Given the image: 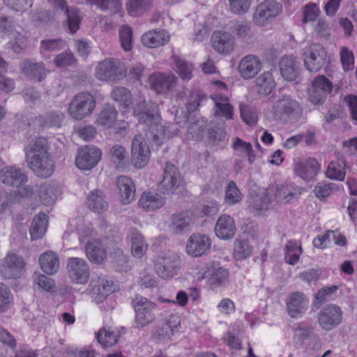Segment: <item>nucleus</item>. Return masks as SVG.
Instances as JSON below:
<instances>
[{"instance_id": "obj_54", "label": "nucleus", "mask_w": 357, "mask_h": 357, "mask_svg": "<svg viewBox=\"0 0 357 357\" xmlns=\"http://www.w3.org/2000/svg\"><path fill=\"white\" fill-rule=\"evenodd\" d=\"M119 38L122 48L128 52L132 48V29L128 26L124 25L120 28Z\"/></svg>"}, {"instance_id": "obj_32", "label": "nucleus", "mask_w": 357, "mask_h": 357, "mask_svg": "<svg viewBox=\"0 0 357 357\" xmlns=\"http://www.w3.org/2000/svg\"><path fill=\"white\" fill-rule=\"evenodd\" d=\"M253 246L248 239H236L234 243L232 257L236 261H243L251 257Z\"/></svg>"}, {"instance_id": "obj_44", "label": "nucleus", "mask_w": 357, "mask_h": 357, "mask_svg": "<svg viewBox=\"0 0 357 357\" xmlns=\"http://www.w3.org/2000/svg\"><path fill=\"white\" fill-rule=\"evenodd\" d=\"M120 337V333L117 330L111 328L100 329L96 334V338L99 343L104 347H111L116 344Z\"/></svg>"}, {"instance_id": "obj_37", "label": "nucleus", "mask_w": 357, "mask_h": 357, "mask_svg": "<svg viewBox=\"0 0 357 357\" xmlns=\"http://www.w3.org/2000/svg\"><path fill=\"white\" fill-rule=\"evenodd\" d=\"M257 92L260 95H269L274 87L275 82L271 72L266 71L259 75L255 79Z\"/></svg>"}, {"instance_id": "obj_6", "label": "nucleus", "mask_w": 357, "mask_h": 357, "mask_svg": "<svg viewBox=\"0 0 357 357\" xmlns=\"http://www.w3.org/2000/svg\"><path fill=\"white\" fill-rule=\"evenodd\" d=\"M183 189V182L177 167L171 162H166L163 179L159 183L158 190L163 194L179 193Z\"/></svg>"}, {"instance_id": "obj_36", "label": "nucleus", "mask_w": 357, "mask_h": 357, "mask_svg": "<svg viewBox=\"0 0 357 357\" xmlns=\"http://www.w3.org/2000/svg\"><path fill=\"white\" fill-rule=\"evenodd\" d=\"M41 269L49 275L56 273L59 268V261L57 255L52 251L45 252L39 259Z\"/></svg>"}, {"instance_id": "obj_25", "label": "nucleus", "mask_w": 357, "mask_h": 357, "mask_svg": "<svg viewBox=\"0 0 357 357\" xmlns=\"http://www.w3.org/2000/svg\"><path fill=\"white\" fill-rule=\"evenodd\" d=\"M170 36L164 29H154L147 31L142 36V44L149 48H155L165 45L169 40Z\"/></svg>"}, {"instance_id": "obj_14", "label": "nucleus", "mask_w": 357, "mask_h": 357, "mask_svg": "<svg viewBox=\"0 0 357 357\" xmlns=\"http://www.w3.org/2000/svg\"><path fill=\"white\" fill-rule=\"evenodd\" d=\"M24 262L15 254H8L0 266V274L5 279L19 278L24 271Z\"/></svg>"}, {"instance_id": "obj_30", "label": "nucleus", "mask_w": 357, "mask_h": 357, "mask_svg": "<svg viewBox=\"0 0 357 357\" xmlns=\"http://www.w3.org/2000/svg\"><path fill=\"white\" fill-rule=\"evenodd\" d=\"M281 75L288 81H294L298 76V69L294 56H283L279 63Z\"/></svg>"}, {"instance_id": "obj_35", "label": "nucleus", "mask_w": 357, "mask_h": 357, "mask_svg": "<svg viewBox=\"0 0 357 357\" xmlns=\"http://www.w3.org/2000/svg\"><path fill=\"white\" fill-rule=\"evenodd\" d=\"M89 208L95 212L100 213L107 210L108 204L104 192L100 190H92L87 197Z\"/></svg>"}, {"instance_id": "obj_50", "label": "nucleus", "mask_w": 357, "mask_h": 357, "mask_svg": "<svg viewBox=\"0 0 357 357\" xmlns=\"http://www.w3.org/2000/svg\"><path fill=\"white\" fill-rule=\"evenodd\" d=\"M93 5L102 10H107L110 13H117L121 11L122 8L120 0H86Z\"/></svg>"}, {"instance_id": "obj_16", "label": "nucleus", "mask_w": 357, "mask_h": 357, "mask_svg": "<svg viewBox=\"0 0 357 357\" xmlns=\"http://www.w3.org/2000/svg\"><path fill=\"white\" fill-rule=\"evenodd\" d=\"M56 10H60L66 15L68 26L71 33H75L79 29L80 16L78 9L70 7L66 0H47Z\"/></svg>"}, {"instance_id": "obj_59", "label": "nucleus", "mask_w": 357, "mask_h": 357, "mask_svg": "<svg viewBox=\"0 0 357 357\" xmlns=\"http://www.w3.org/2000/svg\"><path fill=\"white\" fill-rule=\"evenodd\" d=\"M76 59L71 52L66 51L57 54L54 59V63L56 67L64 68L73 66Z\"/></svg>"}, {"instance_id": "obj_7", "label": "nucleus", "mask_w": 357, "mask_h": 357, "mask_svg": "<svg viewBox=\"0 0 357 357\" xmlns=\"http://www.w3.org/2000/svg\"><path fill=\"white\" fill-rule=\"evenodd\" d=\"M343 318V312L340 307L335 304L324 306L318 313L317 322L325 331H331L338 326Z\"/></svg>"}, {"instance_id": "obj_38", "label": "nucleus", "mask_w": 357, "mask_h": 357, "mask_svg": "<svg viewBox=\"0 0 357 357\" xmlns=\"http://www.w3.org/2000/svg\"><path fill=\"white\" fill-rule=\"evenodd\" d=\"M165 204L164 199L158 194L144 192L139 201V205L147 211L161 208Z\"/></svg>"}, {"instance_id": "obj_15", "label": "nucleus", "mask_w": 357, "mask_h": 357, "mask_svg": "<svg viewBox=\"0 0 357 357\" xmlns=\"http://www.w3.org/2000/svg\"><path fill=\"white\" fill-rule=\"evenodd\" d=\"M101 155L100 150L97 147L86 146L81 148L75 159L76 166L82 170H91L96 166Z\"/></svg>"}, {"instance_id": "obj_61", "label": "nucleus", "mask_w": 357, "mask_h": 357, "mask_svg": "<svg viewBox=\"0 0 357 357\" xmlns=\"http://www.w3.org/2000/svg\"><path fill=\"white\" fill-rule=\"evenodd\" d=\"M336 185L333 183H319L315 186L314 192L317 198L323 200L331 195Z\"/></svg>"}, {"instance_id": "obj_52", "label": "nucleus", "mask_w": 357, "mask_h": 357, "mask_svg": "<svg viewBox=\"0 0 357 357\" xmlns=\"http://www.w3.org/2000/svg\"><path fill=\"white\" fill-rule=\"evenodd\" d=\"M301 253V247L296 243L289 242L286 246V253L284 256L287 264L295 265L298 262L300 255Z\"/></svg>"}, {"instance_id": "obj_46", "label": "nucleus", "mask_w": 357, "mask_h": 357, "mask_svg": "<svg viewBox=\"0 0 357 357\" xmlns=\"http://www.w3.org/2000/svg\"><path fill=\"white\" fill-rule=\"evenodd\" d=\"M172 59L176 64V71L184 80H189L192 78L193 66L176 55L172 56Z\"/></svg>"}, {"instance_id": "obj_63", "label": "nucleus", "mask_w": 357, "mask_h": 357, "mask_svg": "<svg viewBox=\"0 0 357 357\" xmlns=\"http://www.w3.org/2000/svg\"><path fill=\"white\" fill-rule=\"evenodd\" d=\"M312 86L328 95L333 89V83L325 75H319L313 79Z\"/></svg>"}, {"instance_id": "obj_33", "label": "nucleus", "mask_w": 357, "mask_h": 357, "mask_svg": "<svg viewBox=\"0 0 357 357\" xmlns=\"http://www.w3.org/2000/svg\"><path fill=\"white\" fill-rule=\"evenodd\" d=\"M131 238V252L133 256L142 258L146 252L148 245L146 243L143 235L136 229L132 228L130 230Z\"/></svg>"}, {"instance_id": "obj_39", "label": "nucleus", "mask_w": 357, "mask_h": 357, "mask_svg": "<svg viewBox=\"0 0 357 357\" xmlns=\"http://www.w3.org/2000/svg\"><path fill=\"white\" fill-rule=\"evenodd\" d=\"M60 192L56 185L43 183L40 186L38 195L43 204L51 205L54 203Z\"/></svg>"}, {"instance_id": "obj_23", "label": "nucleus", "mask_w": 357, "mask_h": 357, "mask_svg": "<svg viewBox=\"0 0 357 357\" xmlns=\"http://www.w3.org/2000/svg\"><path fill=\"white\" fill-rule=\"evenodd\" d=\"M0 179L6 185L18 188L27 181V176L22 169L9 166L0 170Z\"/></svg>"}, {"instance_id": "obj_47", "label": "nucleus", "mask_w": 357, "mask_h": 357, "mask_svg": "<svg viewBox=\"0 0 357 357\" xmlns=\"http://www.w3.org/2000/svg\"><path fill=\"white\" fill-rule=\"evenodd\" d=\"M64 115L61 112H50L41 117V126L47 128H60Z\"/></svg>"}, {"instance_id": "obj_12", "label": "nucleus", "mask_w": 357, "mask_h": 357, "mask_svg": "<svg viewBox=\"0 0 357 357\" xmlns=\"http://www.w3.org/2000/svg\"><path fill=\"white\" fill-rule=\"evenodd\" d=\"M67 271L70 278L75 283L84 284L89 278V266L86 261L79 257L68 259Z\"/></svg>"}, {"instance_id": "obj_27", "label": "nucleus", "mask_w": 357, "mask_h": 357, "mask_svg": "<svg viewBox=\"0 0 357 357\" xmlns=\"http://www.w3.org/2000/svg\"><path fill=\"white\" fill-rule=\"evenodd\" d=\"M261 68V62L254 55L244 56L239 63L238 71L243 79H248L254 77Z\"/></svg>"}, {"instance_id": "obj_40", "label": "nucleus", "mask_w": 357, "mask_h": 357, "mask_svg": "<svg viewBox=\"0 0 357 357\" xmlns=\"http://www.w3.org/2000/svg\"><path fill=\"white\" fill-rule=\"evenodd\" d=\"M117 112L116 108L110 105H105L99 113L96 123L105 128H111L116 121Z\"/></svg>"}, {"instance_id": "obj_2", "label": "nucleus", "mask_w": 357, "mask_h": 357, "mask_svg": "<svg viewBox=\"0 0 357 357\" xmlns=\"http://www.w3.org/2000/svg\"><path fill=\"white\" fill-rule=\"evenodd\" d=\"M203 279H206V285L209 289L225 288L229 284V271L219 261H212L206 264Z\"/></svg>"}, {"instance_id": "obj_9", "label": "nucleus", "mask_w": 357, "mask_h": 357, "mask_svg": "<svg viewBox=\"0 0 357 357\" xmlns=\"http://www.w3.org/2000/svg\"><path fill=\"white\" fill-rule=\"evenodd\" d=\"M293 170L296 176L308 183L315 180L320 172L321 164L316 158L308 157L295 162Z\"/></svg>"}, {"instance_id": "obj_3", "label": "nucleus", "mask_w": 357, "mask_h": 357, "mask_svg": "<svg viewBox=\"0 0 357 357\" xmlns=\"http://www.w3.org/2000/svg\"><path fill=\"white\" fill-rule=\"evenodd\" d=\"M132 305L135 312V321L137 327L142 328L152 323L155 319L156 303L148 298L137 295L132 301Z\"/></svg>"}, {"instance_id": "obj_55", "label": "nucleus", "mask_w": 357, "mask_h": 357, "mask_svg": "<svg viewBox=\"0 0 357 357\" xmlns=\"http://www.w3.org/2000/svg\"><path fill=\"white\" fill-rule=\"evenodd\" d=\"M200 100L201 96L199 93L196 94L195 96L193 94L190 95L186 106L188 114L187 118L188 121L194 120V119L196 117H199L198 108L200 105Z\"/></svg>"}, {"instance_id": "obj_43", "label": "nucleus", "mask_w": 357, "mask_h": 357, "mask_svg": "<svg viewBox=\"0 0 357 357\" xmlns=\"http://www.w3.org/2000/svg\"><path fill=\"white\" fill-rule=\"evenodd\" d=\"M112 258V262L118 271L126 272L130 266L128 264V256L124 254L123 251L116 245L112 248V250L109 253Z\"/></svg>"}, {"instance_id": "obj_8", "label": "nucleus", "mask_w": 357, "mask_h": 357, "mask_svg": "<svg viewBox=\"0 0 357 357\" xmlns=\"http://www.w3.org/2000/svg\"><path fill=\"white\" fill-rule=\"evenodd\" d=\"M305 68L310 72H317L324 66L327 53L319 44H312L303 54Z\"/></svg>"}, {"instance_id": "obj_20", "label": "nucleus", "mask_w": 357, "mask_h": 357, "mask_svg": "<svg viewBox=\"0 0 357 357\" xmlns=\"http://www.w3.org/2000/svg\"><path fill=\"white\" fill-rule=\"evenodd\" d=\"M212 46L215 51L222 54H230L235 46V38L225 31H215L211 36Z\"/></svg>"}, {"instance_id": "obj_26", "label": "nucleus", "mask_w": 357, "mask_h": 357, "mask_svg": "<svg viewBox=\"0 0 357 357\" xmlns=\"http://www.w3.org/2000/svg\"><path fill=\"white\" fill-rule=\"evenodd\" d=\"M169 230L174 234H180L192 223V213L190 211H183L174 213L169 219Z\"/></svg>"}, {"instance_id": "obj_49", "label": "nucleus", "mask_w": 357, "mask_h": 357, "mask_svg": "<svg viewBox=\"0 0 357 357\" xmlns=\"http://www.w3.org/2000/svg\"><path fill=\"white\" fill-rule=\"evenodd\" d=\"M296 195L294 186L291 184L278 185L275 193L278 202L287 203Z\"/></svg>"}, {"instance_id": "obj_5", "label": "nucleus", "mask_w": 357, "mask_h": 357, "mask_svg": "<svg viewBox=\"0 0 357 357\" xmlns=\"http://www.w3.org/2000/svg\"><path fill=\"white\" fill-rule=\"evenodd\" d=\"M95 75L100 80L116 81L126 76V69L119 59H105L96 68Z\"/></svg>"}, {"instance_id": "obj_4", "label": "nucleus", "mask_w": 357, "mask_h": 357, "mask_svg": "<svg viewBox=\"0 0 357 357\" xmlns=\"http://www.w3.org/2000/svg\"><path fill=\"white\" fill-rule=\"evenodd\" d=\"M95 107L96 100L90 93H79L69 103L68 112L73 119L81 120L90 115Z\"/></svg>"}, {"instance_id": "obj_64", "label": "nucleus", "mask_w": 357, "mask_h": 357, "mask_svg": "<svg viewBox=\"0 0 357 357\" xmlns=\"http://www.w3.org/2000/svg\"><path fill=\"white\" fill-rule=\"evenodd\" d=\"M340 59L344 71L351 70L354 66V56L351 51L343 47L340 51Z\"/></svg>"}, {"instance_id": "obj_53", "label": "nucleus", "mask_w": 357, "mask_h": 357, "mask_svg": "<svg viewBox=\"0 0 357 357\" xmlns=\"http://www.w3.org/2000/svg\"><path fill=\"white\" fill-rule=\"evenodd\" d=\"M186 252L189 255L193 257H198L201 256L200 234H194L190 236L186 245Z\"/></svg>"}, {"instance_id": "obj_42", "label": "nucleus", "mask_w": 357, "mask_h": 357, "mask_svg": "<svg viewBox=\"0 0 357 357\" xmlns=\"http://www.w3.org/2000/svg\"><path fill=\"white\" fill-rule=\"evenodd\" d=\"M271 204V196L268 191L264 190L252 197L249 200V207L253 211H264L268 208Z\"/></svg>"}, {"instance_id": "obj_29", "label": "nucleus", "mask_w": 357, "mask_h": 357, "mask_svg": "<svg viewBox=\"0 0 357 357\" xmlns=\"http://www.w3.org/2000/svg\"><path fill=\"white\" fill-rule=\"evenodd\" d=\"M116 185L123 204H128L134 200L135 185L130 178L126 176H119L116 180Z\"/></svg>"}, {"instance_id": "obj_24", "label": "nucleus", "mask_w": 357, "mask_h": 357, "mask_svg": "<svg viewBox=\"0 0 357 357\" xmlns=\"http://www.w3.org/2000/svg\"><path fill=\"white\" fill-rule=\"evenodd\" d=\"M236 228L234 218L227 214L221 215L215 225L216 236L223 240L231 238L236 234Z\"/></svg>"}, {"instance_id": "obj_56", "label": "nucleus", "mask_w": 357, "mask_h": 357, "mask_svg": "<svg viewBox=\"0 0 357 357\" xmlns=\"http://www.w3.org/2000/svg\"><path fill=\"white\" fill-rule=\"evenodd\" d=\"M65 47V42L61 39H47L40 42V52L45 54V52H57Z\"/></svg>"}, {"instance_id": "obj_21", "label": "nucleus", "mask_w": 357, "mask_h": 357, "mask_svg": "<svg viewBox=\"0 0 357 357\" xmlns=\"http://www.w3.org/2000/svg\"><path fill=\"white\" fill-rule=\"evenodd\" d=\"M348 167L345 158L341 154H337V158L328 164L325 175L331 180L342 181L345 178Z\"/></svg>"}, {"instance_id": "obj_45", "label": "nucleus", "mask_w": 357, "mask_h": 357, "mask_svg": "<svg viewBox=\"0 0 357 357\" xmlns=\"http://www.w3.org/2000/svg\"><path fill=\"white\" fill-rule=\"evenodd\" d=\"M152 6L151 0H128L126 7L132 16H139L149 11Z\"/></svg>"}, {"instance_id": "obj_22", "label": "nucleus", "mask_w": 357, "mask_h": 357, "mask_svg": "<svg viewBox=\"0 0 357 357\" xmlns=\"http://www.w3.org/2000/svg\"><path fill=\"white\" fill-rule=\"evenodd\" d=\"M274 110L275 114L294 118L299 116L302 112V108L298 102L287 96H284L277 100L274 106Z\"/></svg>"}, {"instance_id": "obj_41", "label": "nucleus", "mask_w": 357, "mask_h": 357, "mask_svg": "<svg viewBox=\"0 0 357 357\" xmlns=\"http://www.w3.org/2000/svg\"><path fill=\"white\" fill-rule=\"evenodd\" d=\"M86 254L89 259L93 262L100 264L106 257V252L102 248L99 241L88 242L85 246Z\"/></svg>"}, {"instance_id": "obj_58", "label": "nucleus", "mask_w": 357, "mask_h": 357, "mask_svg": "<svg viewBox=\"0 0 357 357\" xmlns=\"http://www.w3.org/2000/svg\"><path fill=\"white\" fill-rule=\"evenodd\" d=\"M109 155L111 160L117 163V167H121L127 158V152L123 146L116 144L110 149Z\"/></svg>"}, {"instance_id": "obj_10", "label": "nucleus", "mask_w": 357, "mask_h": 357, "mask_svg": "<svg viewBox=\"0 0 357 357\" xmlns=\"http://www.w3.org/2000/svg\"><path fill=\"white\" fill-rule=\"evenodd\" d=\"M131 161L136 168L144 167L150 158V150L144 137L141 135H136L132 141Z\"/></svg>"}, {"instance_id": "obj_13", "label": "nucleus", "mask_w": 357, "mask_h": 357, "mask_svg": "<svg viewBox=\"0 0 357 357\" xmlns=\"http://www.w3.org/2000/svg\"><path fill=\"white\" fill-rule=\"evenodd\" d=\"M282 5L275 0H266L259 4L253 15V21L258 26H264L268 20L278 15Z\"/></svg>"}, {"instance_id": "obj_60", "label": "nucleus", "mask_w": 357, "mask_h": 357, "mask_svg": "<svg viewBox=\"0 0 357 357\" xmlns=\"http://www.w3.org/2000/svg\"><path fill=\"white\" fill-rule=\"evenodd\" d=\"M241 194L234 181H230L225 192V200L229 204H234L241 200Z\"/></svg>"}, {"instance_id": "obj_51", "label": "nucleus", "mask_w": 357, "mask_h": 357, "mask_svg": "<svg viewBox=\"0 0 357 357\" xmlns=\"http://www.w3.org/2000/svg\"><path fill=\"white\" fill-rule=\"evenodd\" d=\"M112 98L119 102L125 107H129L132 103V96L130 91L125 87H116L112 91Z\"/></svg>"}, {"instance_id": "obj_48", "label": "nucleus", "mask_w": 357, "mask_h": 357, "mask_svg": "<svg viewBox=\"0 0 357 357\" xmlns=\"http://www.w3.org/2000/svg\"><path fill=\"white\" fill-rule=\"evenodd\" d=\"M241 118L245 124L253 126H255L258 121L257 112L255 107L247 105H240Z\"/></svg>"}, {"instance_id": "obj_62", "label": "nucleus", "mask_w": 357, "mask_h": 357, "mask_svg": "<svg viewBox=\"0 0 357 357\" xmlns=\"http://www.w3.org/2000/svg\"><path fill=\"white\" fill-rule=\"evenodd\" d=\"M33 280L38 287L47 291H52L54 288V281L47 276L39 273H34Z\"/></svg>"}, {"instance_id": "obj_19", "label": "nucleus", "mask_w": 357, "mask_h": 357, "mask_svg": "<svg viewBox=\"0 0 357 357\" xmlns=\"http://www.w3.org/2000/svg\"><path fill=\"white\" fill-rule=\"evenodd\" d=\"M29 168L39 177L47 178L54 170V164L50 155L26 160Z\"/></svg>"}, {"instance_id": "obj_18", "label": "nucleus", "mask_w": 357, "mask_h": 357, "mask_svg": "<svg viewBox=\"0 0 357 357\" xmlns=\"http://www.w3.org/2000/svg\"><path fill=\"white\" fill-rule=\"evenodd\" d=\"M151 88L158 93H164L172 90L177 82V77L172 74L155 73L149 77Z\"/></svg>"}, {"instance_id": "obj_31", "label": "nucleus", "mask_w": 357, "mask_h": 357, "mask_svg": "<svg viewBox=\"0 0 357 357\" xmlns=\"http://www.w3.org/2000/svg\"><path fill=\"white\" fill-rule=\"evenodd\" d=\"M47 141L45 138L38 137L31 141L26 147V159L47 156Z\"/></svg>"}, {"instance_id": "obj_1", "label": "nucleus", "mask_w": 357, "mask_h": 357, "mask_svg": "<svg viewBox=\"0 0 357 357\" xmlns=\"http://www.w3.org/2000/svg\"><path fill=\"white\" fill-rule=\"evenodd\" d=\"M133 114L139 123L145 124L148 129L146 137L149 142L157 146H160L166 133L165 128L160 124V116L155 103L151 101H143L135 105Z\"/></svg>"}, {"instance_id": "obj_57", "label": "nucleus", "mask_w": 357, "mask_h": 357, "mask_svg": "<svg viewBox=\"0 0 357 357\" xmlns=\"http://www.w3.org/2000/svg\"><path fill=\"white\" fill-rule=\"evenodd\" d=\"M226 136L225 128L220 125H213L208 130V137L211 143L216 144L222 142Z\"/></svg>"}, {"instance_id": "obj_17", "label": "nucleus", "mask_w": 357, "mask_h": 357, "mask_svg": "<svg viewBox=\"0 0 357 357\" xmlns=\"http://www.w3.org/2000/svg\"><path fill=\"white\" fill-rule=\"evenodd\" d=\"M308 300L302 292L291 293L286 301L288 314L292 318H298L305 313L308 307Z\"/></svg>"}, {"instance_id": "obj_34", "label": "nucleus", "mask_w": 357, "mask_h": 357, "mask_svg": "<svg viewBox=\"0 0 357 357\" xmlns=\"http://www.w3.org/2000/svg\"><path fill=\"white\" fill-rule=\"evenodd\" d=\"M47 223L48 216L45 213H40L34 217L30 227L31 240H38L44 236Z\"/></svg>"}, {"instance_id": "obj_11", "label": "nucleus", "mask_w": 357, "mask_h": 357, "mask_svg": "<svg viewBox=\"0 0 357 357\" xmlns=\"http://www.w3.org/2000/svg\"><path fill=\"white\" fill-rule=\"evenodd\" d=\"M180 267V259L177 254L168 253L158 257L155 264L157 274L162 278L174 277Z\"/></svg>"}, {"instance_id": "obj_28", "label": "nucleus", "mask_w": 357, "mask_h": 357, "mask_svg": "<svg viewBox=\"0 0 357 357\" xmlns=\"http://www.w3.org/2000/svg\"><path fill=\"white\" fill-rule=\"evenodd\" d=\"M22 73L29 79L41 82L47 75V70L42 62H34L31 60H24L20 64Z\"/></svg>"}]
</instances>
